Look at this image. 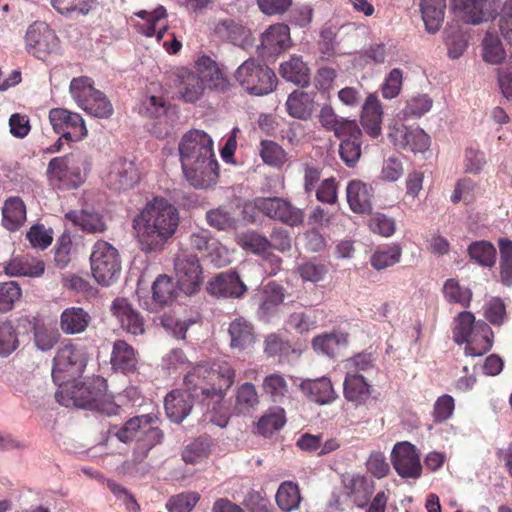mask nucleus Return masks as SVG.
I'll return each mask as SVG.
<instances>
[{
	"label": "nucleus",
	"instance_id": "63",
	"mask_svg": "<svg viewBox=\"0 0 512 512\" xmlns=\"http://www.w3.org/2000/svg\"><path fill=\"white\" fill-rule=\"evenodd\" d=\"M21 297V289L15 281L0 283V313L11 310Z\"/></svg>",
	"mask_w": 512,
	"mask_h": 512
},
{
	"label": "nucleus",
	"instance_id": "62",
	"mask_svg": "<svg viewBox=\"0 0 512 512\" xmlns=\"http://www.w3.org/2000/svg\"><path fill=\"white\" fill-rule=\"evenodd\" d=\"M34 344L38 350L46 352L51 350L58 342L60 334L54 328L46 326L34 327Z\"/></svg>",
	"mask_w": 512,
	"mask_h": 512
},
{
	"label": "nucleus",
	"instance_id": "23",
	"mask_svg": "<svg viewBox=\"0 0 512 512\" xmlns=\"http://www.w3.org/2000/svg\"><path fill=\"white\" fill-rule=\"evenodd\" d=\"M196 75L207 86V89H219L222 88L224 83V74L219 66L217 57L215 55L203 54L198 57L195 61Z\"/></svg>",
	"mask_w": 512,
	"mask_h": 512
},
{
	"label": "nucleus",
	"instance_id": "21",
	"mask_svg": "<svg viewBox=\"0 0 512 512\" xmlns=\"http://www.w3.org/2000/svg\"><path fill=\"white\" fill-rule=\"evenodd\" d=\"M300 390L310 401L318 405L330 404L337 397L332 382L327 377L305 379L300 384Z\"/></svg>",
	"mask_w": 512,
	"mask_h": 512
},
{
	"label": "nucleus",
	"instance_id": "15",
	"mask_svg": "<svg viewBox=\"0 0 512 512\" xmlns=\"http://www.w3.org/2000/svg\"><path fill=\"white\" fill-rule=\"evenodd\" d=\"M394 469L402 478L417 479L421 475L422 467L417 449L409 442L397 443L391 454Z\"/></svg>",
	"mask_w": 512,
	"mask_h": 512
},
{
	"label": "nucleus",
	"instance_id": "30",
	"mask_svg": "<svg viewBox=\"0 0 512 512\" xmlns=\"http://www.w3.org/2000/svg\"><path fill=\"white\" fill-rule=\"evenodd\" d=\"M2 223L9 231H16L26 221V206L20 197L12 196L5 200L2 207Z\"/></svg>",
	"mask_w": 512,
	"mask_h": 512
},
{
	"label": "nucleus",
	"instance_id": "14",
	"mask_svg": "<svg viewBox=\"0 0 512 512\" xmlns=\"http://www.w3.org/2000/svg\"><path fill=\"white\" fill-rule=\"evenodd\" d=\"M389 138L394 146L413 153H423L430 146V136L419 127L395 125L390 129Z\"/></svg>",
	"mask_w": 512,
	"mask_h": 512
},
{
	"label": "nucleus",
	"instance_id": "43",
	"mask_svg": "<svg viewBox=\"0 0 512 512\" xmlns=\"http://www.w3.org/2000/svg\"><path fill=\"white\" fill-rule=\"evenodd\" d=\"M286 423L285 410L282 407L270 408L257 422V432L269 436L281 429Z\"/></svg>",
	"mask_w": 512,
	"mask_h": 512
},
{
	"label": "nucleus",
	"instance_id": "49",
	"mask_svg": "<svg viewBox=\"0 0 512 512\" xmlns=\"http://www.w3.org/2000/svg\"><path fill=\"white\" fill-rule=\"evenodd\" d=\"M239 245L254 254L267 256L271 248L270 241L255 231H247L238 236Z\"/></svg>",
	"mask_w": 512,
	"mask_h": 512
},
{
	"label": "nucleus",
	"instance_id": "10",
	"mask_svg": "<svg viewBox=\"0 0 512 512\" xmlns=\"http://www.w3.org/2000/svg\"><path fill=\"white\" fill-rule=\"evenodd\" d=\"M155 420L156 417L149 414L131 418L117 432V438L124 443L136 440L137 443L145 446L146 450H151L163 438L162 431L152 426Z\"/></svg>",
	"mask_w": 512,
	"mask_h": 512
},
{
	"label": "nucleus",
	"instance_id": "27",
	"mask_svg": "<svg viewBox=\"0 0 512 512\" xmlns=\"http://www.w3.org/2000/svg\"><path fill=\"white\" fill-rule=\"evenodd\" d=\"M110 362L114 370L126 374L136 370L138 360L131 345L124 340H116L113 343Z\"/></svg>",
	"mask_w": 512,
	"mask_h": 512
},
{
	"label": "nucleus",
	"instance_id": "5",
	"mask_svg": "<svg viewBox=\"0 0 512 512\" xmlns=\"http://www.w3.org/2000/svg\"><path fill=\"white\" fill-rule=\"evenodd\" d=\"M493 331L484 321H475L472 313L464 311L456 318L453 339L457 344H466L467 356H481L493 345Z\"/></svg>",
	"mask_w": 512,
	"mask_h": 512
},
{
	"label": "nucleus",
	"instance_id": "39",
	"mask_svg": "<svg viewBox=\"0 0 512 512\" xmlns=\"http://www.w3.org/2000/svg\"><path fill=\"white\" fill-rule=\"evenodd\" d=\"M264 294L265 298L259 306L258 316L261 319H269L283 302L284 290L280 285L270 282L264 288Z\"/></svg>",
	"mask_w": 512,
	"mask_h": 512
},
{
	"label": "nucleus",
	"instance_id": "38",
	"mask_svg": "<svg viewBox=\"0 0 512 512\" xmlns=\"http://www.w3.org/2000/svg\"><path fill=\"white\" fill-rule=\"evenodd\" d=\"M346 488L353 497L355 504L358 507H363L374 491V482L365 476L356 475L348 480Z\"/></svg>",
	"mask_w": 512,
	"mask_h": 512
},
{
	"label": "nucleus",
	"instance_id": "4",
	"mask_svg": "<svg viewBox=\"0 0 512 512\" xmlns=\"http://www.w3.org/2000/svg\"><path fill=\"white\" fill-rule=\"evenodd\" d=\"M90 168L88 155L83 151H73L49 161L48 180L51 185L61 190L76 189L84 183Z\"/></svg>",
	"mask_w": 512,
	"mask_h": 512
},
{
	"label": "nucleus",
	"instance_id": "16",
	"mask_svg": "<svg viewBox=\"0 0 512 512\" xmlns=\"http://www.w3.org/2000/svg\"><path fill=\"white\" fill-rule=\"evenodd\" d=\"M139 180L138 170L132 160L117 158L111 162L105 177L106 185L114 191L132 188Z\"/></svg>",
	"mask_w": 512,
	"mask_h": 512
},
{
	"label": "nucleus",
	"instance_id": "1",
	"mask_svg": "<svg viewBox=\"0 0 512 512\" xmlns=\"http://www.w3.org/2000/svg\"><path fill=\"white\" fill-rule=\"evenodd\" d=\"M184 389L169 392L164 400L167 417L181 423L191 412L193 401L200 399L205 408V419L220 428L224 427V376L206 366L198 365L184 377Z\"/></svg>",
	"mask_w": 512,
	"mask_h": 512
},
{
	"label": "nucleus",
	"instance_id": "29",
	"mask_svg": "<svg viewBox=\"0 0 512 512\" xmlns=\"http://www.w3.org/2000/svg\"><path fill=\"white\" fill-rule=\"evenodd\" d=\"M285 105L288 114L300 120H308L315 110L314 96L299 90L288 96Z\"/></svg>",
	"mask_w": 512,
	"mask_h": 512
},
{
	"label": "nucleus",
	"instance_id": "3",
	"mask_svg": "<svg viewBox=\"0 0 512 512\" xmlns=\"http://www.w3.org/2000/svg\"><path fill=\"white\" fill-rule=\"evenodd\" d=\"M178 149L184 177L191 186L205 189L216 183L219 164L213 152V140L205 131H187Z\"/></svg>",
	"mask_w": 512,
	"mask_h": 512
},
{
	"label": "nucleus",
	"instance_id": "26",
	"mask_svg": "<svg viewBox=\"0 0 512 512\" xmlns=\"http://www.w3.org/2000/svg\"><path fill=\"white\" fill-rule=\"evenodd\" d=\"M65 219L86 233H101L106 230L103 217L93 208L69 211L65 214Z\"/></svg>",
	"mask_w": 512,
	"mask_h": 512
},
{
	"label": "nucleus",
	"instance_id": "33",
	"mask_svg": "<svg viewBox=\"0 0 512 512\" xmlns=\"http://www.w3.org/2000/svg\"><path fill=\"white\" fill-rule=\"evenodd\" d=\"M420 7L427 32L436 33L444 20L446 0H421Z\"/></svg>",
	"mask_w": 512,
	"mask_h": 512
},
{
	"label": "nucleus",
	"instance_id": "42",
	"mask_svg": "<svg viewBox=\"0 0 512 512\" xmlns=\"http://www.w3.org/2000/svg\"><path fill=\"white\" fill-rule=\"evenodd\" d=\"M69 91L80 108H83L93 96L100 95V90L93 87V80L86 76L73 78L70 82Z\"/></svg>",
	"mask_w": 512,
	"mask_h": 512
},
{
	"label": "nucleus",
	"instance_id": "2",
	"mask_svg": "<svg viewBox=\"0 0 512 512\" xmlns=\"http://www.w3.org/2000/svg\"><path fill=\"white\" fill-rule=\"evenodd\" d=\"M178 209L164 198L148 201L133 220L136 239L145 253L161 251L179 226Z\"/></svg>",
	"mask_w": 512,
	"mask_h": 512
},
{
	"label": "nucleus",
	"instance_id": "46",
	"mask_svg": "<svg viewBox=\"0 0 512 512\" xmlns=\"http://www.w3.org/2000/svg\"><path fill=\"white\" fill-rule=\"evenodd\" d=\"M468 254L472 260L483 267H492L496 262V249L488 241H475L468 247Z\"/></svg>",
	"mask_w": 512,
	"mask_h": 512
},
{
	"label": "nucleus",
	"instance_id": "6",
	"mask_svg": "<svg viewBox=\"0 0 512 512\" xmlns=\"http://www.w3.org/2000/svg\"><path fill=\"white\" fill-rule=\"evenodd\" d=\"M107 390L106 380L101 376H93L84 380L76 378L59 387L56 399L63 406H77L81 408H98L103 401Z\"/></svg>",
	"mask_w": 512,
	"mask_h": 512
},
{
	"label": "nucleus",
	"instance_id": "50",
	"mask_svg": "<svg viewBox=\"0 0 512 512\" xmlns=\"http://www.w3.org/2000/svg\"><path fill=\"white\" fill-rule=\"evenodd\" d=\"M362 155L361 138H345L339 145V156L349 168H354Z\"/></svg>",
	"mask_w": 512,
	"mask_h": 512
},
{
	"label": "nucleus",
	"instance_id": "47",
	"mask_svg": "<svg viewBox=\"0 0 512 512\" xmlns=\"http://www.w3.org/2000/svg\"><path fill=\"white\" fill-rule=\"evenodd\" d=\"M482 55L486 63L500 64L506 58L501 40L493 33H487L482 42Z\"/></svg>",
	"mask_w": 512,
	"mask_h": 512
},
{
	"label": "nucleus",
	"instance_id": "13",
	"mask_svg": "<svg viewBox=\"0 0 512 512\" xmlns=\"http://www.w3.org/2000/svg\"><path fill=\"white\" fill-rule=\"evenodd\" d=\"M49 121L55 133L67 141H81L87 136V128L82 116L64 108H53L49 112Z\"/></svg>",
	"mask_w": 512,
	"mask_h": 512
},
{
	"label": "nucleus",
	"instance_id": "64",
	"mask_svg": "<svg viewBox=\"0 0 512 512\" xmlns=\"http://www.w3.org/2000/svg\"><path fill=\"white\" fill-rule=\"evenodd\" d=\"M403 83V73L399 68L392 69L385 77L382 85V96L385 99H393L397 97L401 91Z\"/></svg>",
	"mask_w": 512,
	"mask_h": 512
},
{
	"label": "nucleus",
	"instance_id": "53",
	"mask_svg": "<svg viewBox=\"0 0 512 512\" xmlns=\"http://www.w3.org/2000/svg\"><path fill=\"white\" fill-rule=\"evenodd\" d=\"M19 346L16 328L11 322L0 323V357H7Z\"/></svg>",
	"mask_w": 512,
	"mask_h": 512
},
{
	"label": "nucleus",
	"instance_id": "61",
	"mask_svg": "<svg viewBox=\"0 0 512 512\" xmlns=\"http://www.w3.org/2000/svg\"><path fill=\"white\" fill-rule=\"evenodd\" d=\"M87 114L97 118H108L113 113V106L105 94L100 91V95H95L87 101L82 108Z\"/></svg>",
	"mask_w": 512,
	"mask_h": 512
},
{
	"label": "nucleus",
	"instance_id": "37",
	"mask_svg": "<svg viewBox=\"0 0 512 512\" xmlns=\"http://www.w3.org/2000/svg\"><path fill=\"white\" fill-rule=\"evenodd\" d=\"M347 337L342 333H324L313 339V349L318 354L335 357L341 349L345 348Z\"/></svg>",
	"mask_w": 512,
	"mask_h": 512
},
{
	"label": "nucleus",
	"instance_id": "40",
	"mask_svg": "<svg viewBox=\"0 0 512 512\" xmlns=\"http://www.w3.org/2000/svg\"><path fill=\"white\" fill-rule=\"evenodd\" d=\"M363 54L375 64L394 63L399 58L398 48L393 42L373 43L364 50Z\"/></svg>",
	"mask_w": 512,
	"mask_h": 512
},
{
	"label": "nucleus",
	"instance_id": "36",
	"mask_svg": "<svg viewBox=\"0 0 512 512\" xmlns=\"http://www.w3.org/2000/svg\"><path fill=\"white\" fill-rule=\"evenodd\" d=\"M45 264L41 260L14 258L4 264V272L9 276L39 277L44 273Z\"/></svg>",
	"mask_w": 512,
	"mask_h": 512
},
{
	"label": "nucleus",
	"instance_id": "60",
	"mask_svg": "<svg viewBox=\"0 0 512 512\" xmlns=\"http://www.w3.org/2000/svg\"><path fill=\"white\" fill-rule=\"evenodd\" d=\"M259 403V397L255 386L246 382L242 384L236 394V404L239 412H246L256 407Z\"/></svg>",
	"mask_w": 512,
	"mask_h": 512
},
{
	"label": "nucleus",
	"instance_id": "24",
	"mask_svg": "<svg viewBox=\"0 0 512 512\" xmlns=\"http://www.w3.org/2000/svg\"><path fill=\"white\" fill-rule=\"evenodd\" d=\"M350 209L359 214L369 213L372 209L373 189L360 180H352L346 188Z\"/></svg>",
	"mask_w": 512,
	"mask_h": 512
},
{
	"label": "nucleus",
	"instance_id": "57",
	"mask_svg": "<svg viewBox=\"0 0 512 512\" xmlns=\"http://www.w3.org/2000/svg\"><path fill=\"white\" fill-rule=\"evenodd\" d=\"M199 499L197 492H183L170 497L166 507L169 512H191Z\"/></svg>",
	"mask_w": 512,
	"mask_h": 512
},
{
	"label": "nucleus",
	"instance_id": "17",
	"mask_svg": "<svg viewBox=\"0 0 512 512\" xmlns=\"http://www.w3.org/2000/svg\"><path fill=\"white\" fill-rule=\"evenodd\" d=\"M192 249L202 253L214 266L221 268L224 265V248L221 242L214 238L209 230L201 229L190 235Z\"/></svg>",
	"mask_w": 512,
	"mask_h": 512
},
{
	"label": "nucleus",
	"instance_id": "12",
	"mask_svg": "<svg viewBox=\"0 0 512 512\" xmlns=\"http://www.w3.org/2000/svg\"><path fill=\"white\" fill-rule=\"evenodd\" d=\"M25 47L29 54L44 59L58 49V37L48 24L36 21L27 28Z\"/></svg>",
	"mask_w": 512,
	"mask_h": 512
},
{
	"label": "nucleus",
	"instance_id": "59",
	"mask_svg": "<svg viewBox=\"0 0 512 512\" xmlns=\"http://www.w3.org/2000/svg\"><path fill=\"white\" fill-rule=\"evenodd\" d=\"M51 4L62 15H68L73 12L87 15L92 9L94 0H51Z\"/></svg>",
	"mask_w": 512,
	"mask_h": 512
},
{
	"label": "nucleus",
	"instance_id": "58",
	"mask_svg": "<svg viewBox=\"0 0 512 512\" xmlns=\"http://www.w3.org/2000/svg\"><path fill=\"white\" fill-rule=\"evenodd\" d=\"M432 105L433 100L427 94H418L407 101L403 114L407 118H419L429 112Z\"/></svg>",
	"mask_w": 512,
	"mask_h": 512
},
{
	"label": "nucleus",
	"instance_id": "52",
	"mask_svg": "<svg viewBox=\"0 0 512 512\" xmlns=\"http://www.w3.org/2000/svg\"><path fill=\"white\" fill-rule=\"evenodd\" d=\"M211 450V440L209 437L201 436L190 443L182 453V459L185 463L195 464L204 457H207Z\"/></svg>",
	"mask_w": 512,
	"mask_h": 512
},
{
	"label": "nucleus",
	"instance_id": "35",
	"mask_svg": "<svg viewBox=\"0 0 512 512\" xmlns=\"http://www.w3.org/2000/svg\"><path fill=\"white\" fill-rule=\"evenodd\" d=\"M280 75L295 85L305 87L310 82V73L307 65L298 56H292L280 65Z\"/></svg>",
	"mask_w": 512,
	"mask_h": 512
},
{
	"label": "nucleus",
	"instance_id": "55",
	"mask_svg": "<svg viewBox=\"0 0 512 512\" xmlns=\"http://www.w3.org/2000/svg\"><path fill=\"white\" fill-rule=\"evenodd\" d=\"M277 215L273 219L279 220L290 226H297L303 222V212L293 206L289 201L280 198L277 205Z\"/></svg>",
	"mask_w": 512,
	"mask_h": 512
},
{
	"label": "nucleus",
	"instance_id": "20",
	"mask_svg": "<svg viewBox=\"0 0 512 512\" xmlns=\"http://www.w3.org/2000/svg\"><path fill=\"white\" fill-rule=\"evenodd\" d=\"M135 15L142 19V22L137 24L139 32L147 37L156 36L158 41L163 38L167 31V12L163 6H158L152 11L141 10Z\"/></svg>",
	"mask_w": 512,
	"mask_h": 512
},
{
	"label": "nucleus",
	"instance_id": "51",
	"mask_svg": "<svg viewBox=\"0 0 512 512\" xmlns=\"http://www.w3.org/2000/svg\"><path fill=\"white\" fill-rule=\"evenodd\" d=\"M443 294L448 302L457 303L463 307H468L472 298L470 289L461 286L455 279L446 280L443 286Z\"/></svg>",
	"mask_w": 512,
	"mask_h": 512
},
{
	"label": "nucleus",
	"instance_id": "11",
	"mask_svg": "<svg viewBox=\"0 0 512 512\" xmlns=\"http://www.w3.org/2000/svg\"><path fill=\"white\" fill-rule=\"evenodd\" d=\"M174 270L179 290L193 295L203 283L202 268L196 255L182 252L174 259Z\"/></svg>",
	"mask_w": 512,
	"mask_h": 512
},
{
	"label": "nucleus",
	"instance_id": "7",
	"mask_svg": "<svg viewBox=\"0 0 512 512\" xmlns=\"http://www.w3.org/2000/svg\"><path fill=\"white\" fill-rule=\"evenodd\" d=\"M91 273L95 281L108 287L120 277L122 266L118 250L110 243L98 240L90 255Z\"/></svg>",
	"mask_w": 512,
	"mask_h": 512
},
{
	"label": "nucleus",
	"instance_id": "41",
	"mask_svg": "<svg viewBox=\"0 0 512 512\" xmlns=\"http://www.w3.org/2000/svg\"><path fill=\"white\" fill-rule=\"evenodd\" d=\"M178 290L179 287H175V283L171 277L160 275L153 283L152 297L160 306L169 305L176 299Z\"/></svg>",
	"mask_w": 512,
	"mask_h": 512
},
{
	"label": "nucleus",
	"instance_id": "32",
	"mask_svg": "<svg viewBox=\"0 0 512 512\" xmlns=\"http://www.w3.org/2000/svg\"><path fill=\"white\" fill-rule=\"evenodd\" d=\"M230 347L240 351L248 349L254 342L253 326L243 317L236 318L229 325Z\"/></svg>",
	"mask_w": 512,
	"mask_h": 512
},
{
	"label": "nucleus",
	"instance_id": "22",
	"mask_svg": "<svg viewBox=\"0 0 512 512\" xmlns=\"http://www.w3.org/2000/svg\"><path fill=\"white\" fill-rule=\"evenodd\" d=\"M176 76L179 98L187 103L197 102L207 89L200 77L187 68L179 69Z\"/></svg>",
	"mask_w": 512,
	"mask_h": 512
},
{
	"label": "nucleus",
	"instance_id": "25",
	"mask_svg": "<svg viewBox=\"0 0 512 512\" xmlns=\"http://www.w3.org/2000/svg\"><path fill=\"white\" fill-rule=\"evenodd\" d=\"M289 45L290 31L285 24L270 26L261 36V48L269 56L280 53Z\"/></svg>",
	"mask_w": 512,
	"mask_h": 512
},
{
	"label": "nucleus",
	"instance_id": "9",
	"mask_svg": "<svg viewBox=\"0 0 512 512\" xmlns=\"http://www.w3.org/2000/svg\"><path fill=\"white\" fill-rule=\"evenodd\" d=\"M234 76L241 87L255 96L271 93L277 84L273 70L254 59H248L242 63Z\"/></svg>",
	"mask_w": 512,
	"mask_h": 512
},
{
	"label": "nucleus",
	"instance_id": "54",
	"mask_svg": "<svg viewBox=\"0 0 512 512\" xmlns=\"http://www.w3.org/2000/svg\"><path fill=\"white\" fill-rule=\"evenodd\" d=\"M260 146V156L266 164L281 167L286 162V152L276 142L263 140Z\"/></svg>",
	"mask_w": 512,
	"mask_h": 512
},
{
	"label": "nucleus",
	"instance_id": "18",
	"mask_svg": "<svg viewBox=\"0 0 512 512\" xmlns=\"http://www.w3.org/2000/svg\"><path fill=\"white\" fill-rule=\"evenodd\" d=\"M111 311L118 318L121 327L128 333L134 336L145 333L143 317L132 308L125 298L115 299L111 305Z\"/></svg>",
	"mask_w": 512,
	"mask_h": 512
},
{
	"label": "nucleus",
	"instance_id": "19",
	"mask_svg": "<svg viewBox=\"0 0 512 512\" xmlns=\"http://www.w3.org/2000/svg\"><path fill=\"white\" fill-rule=\"evenodd\" d=\"M383 109L378 97L375 94H369L365 99L360 122L364 131L372 138H377L382 132Z\"/></svg>",
	"mask_w": 512,
	"mask_h": 512
},
{
	"label": "nucleus",
	"instance_id": "56",
	"mask_svg": "<svg viewBox=\"0 0 512 512\" xmlns=\"http://www.w3.org/2000/svg\"><path fill=\"white\" fill-rule=\"evenodd\" d=\"M277 215L273 219L279 220L290 226H297L303 222V212L293 206L289 201L280 198L277 205Z\"/></svg>",
	"mask_w": 512,
	"mask_h": 512
},
{
	"label": "nucleus",
	"instance_id": "34",
	"mask_svg": "<svg viewBox=\"0 0 512 512\" xmlns=\"http://www.w3.org/2000/svg\"><path fill=\"white\" fill-rule=\"evenodd\" d=\"M344 396L350 402L364 403L370 397V385L356 372H348L344 380Z\"/></svg>",
	"mask_w": 512,
	"mask_h": 512
},
{
	"label": "nucleus",
	"instance_id": "8",
	"mask_svg": "<svg viewBox=\"0 0 512 512\" xmlns=\"http://www.w3.org/2000/svg\"><path fill=\"white\" fill-rule=\"evenodd\" d=\"M87 365V353L81 346L66 344L59 348L52 367V379L58 387L79 378Z\"/></svg>",
	"mask_w": 512,
	"mask_h": 512
},
{
	"label": "nucleus",
	"instance_id": "48",
	"mask_svg": "<svg viewBox=\"0 0 512 512\" xmlns=\"http://www.w3.org/2000/svg\"><path fill=\"white\" fill-rule=\"evenodd\" d=\"M402 254L401 247L397 244L385 246L376 250L371 256V265L376 270H382L397 264Z\"/></svg>",
	"mask_w": 512,
	"mask_h": 512
},
{
	"label": "nucleus",
	"instance_id": "28",
	"mask_svg": "<svg viewBox=\"0 0 512 512\" xmlns=\"http://www.w3.org/2000/svg\"><path fill=\"white\" fill-rule=\"evenodd\" d=\"M487 0H454V8L466 23L478 24L488 20L490 9Z\"/></svg>",
	"mask_w": 512,
	"mask_h": 512
},
{
	"label": "nucleus",
	"instance_id": "31",
	"mask_svg": "<svg viewBox=\"0 0 512 512\" xmlns=\"http://www.w3.org/2000/svg\"><path fill=\"white\" fill-rule=\"evenodd\" d=\"M90 320V315L83 308L69 307L61 313L60 327L65 334L74 335L85 331Z\"/></svg>",
	"mask_w": 512,
	"mask_h": 512
},
{
	"label": "nucleus",
	"instance_id": "45",
	"mask_svg": "<svg viewBox=\"0 0 512 512\" xmlns=\"http://www.w3.org/2000/svg\"><path fill=\"white\" fill-rule=\"evenodd\" d=\"M300 492L298 486L290 481L283 482L276 493V502L283 511L290 512L300 504Z\"/></svg>",
	"mask_w": 512,
	"mask_h": 512
},
{
	"label": "nucleus",
	"instance_id": "44",
	"mask_svg": "<svg viewBox=\"0 0 512 512\" xmlns=\"http://www.w3.org/2000/svg\"><path fill=\"white\" fill-rule=\"evenodd\" d=\"M262 390L273 402H282L289 394L285 378L278 373L269 374L264 378Z\"/></svg>",
	"mask_w": 512,
	"mask_h": 512
}]
</instances>
